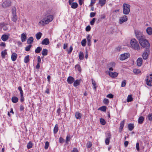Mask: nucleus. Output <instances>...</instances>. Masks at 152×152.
Segmentation results:
<instances>
[{
  "label": "nucleus",
  "instance_id": "f257e3e1",
  "mask_svg": "<svg viewBox=\"0 0 152 152\" xmlns=\"http://www.w3.org/2000/svg\"><path fill=\"white\" fill-rule=\"evenodd\" d=\"M53 19V17L52 15L47 16L39 22V24L40 26H45V25L48 24L50 22H51Z\"/></svg>",
  "mask_w": 152,
  "mask_h": 152
},
{
  "label": "nucleus",
  "instance_id": "f03ea898",
  "mask_svg": "<svg viewBox=\"0 0 152 152\" xmlns=\"http://www.w3.org/2000/svg\"><path fill=\"white\" fill-rule=\"evenodd\" d=\"M132 47L134 49L138 50L140 49L139 44L135 39H132L130 41Z\"/></svg>",
  "mask_w": 152,
  "mask_h": 152
},
{
  "label": "nucleus",
  "instance_id": "7ed1b4c3",
  "mask_svg": "<svg viewBox=\"0 0 152 152\" xmlns=\"http://www.w3.org/2000/svg\"><path fill=\"white\" fill-rule=\"evenodd\" d=\"M16 10V9L15 7H13L12 8L11 20L13 22L15 23L16 22L18 19Z\"/></svg>",
  "mask_w": 152,
  "mask_h": 152
},
{
  "label": "nucleus",
  "instance_id": "20e7f679",
  "mask_svg": "<svg viewBox=\"0 0 152 152\" xmlns=\"http://www.w3.org/2000/svg\"><path fill=\"white\" fill-rule=\"evenodd\" d=\"M130 6L128 4L124 3L123 5V13L125 15H128L130 11Z\"/></svg>",
  "mask_w": 152,
  "mask_h": 152
},
{
  "label": "nucleus",
  "instance_id": "39448f33",
  "mask_svg": "<svg viewBox=\"0 0 152 152\" xmlns=\"http://www.w3.org/2000/svg\"><path fill=\"white\" fill-rule=\"evenodd\" d=\"M146 82L147 85L150 86H152V74H151L149 76L147 77Z\"/></svg>",
  "mask_w": 152,
  "mask_h": 152
},
{
  "label": "nucleus",
  "instance_id": "423d86ee",
  "mask_svg": "<svg viewBox=\"0 0 152 152\" xmlns=\"http://www.w3.org/2000/svg\"><path fill=\"white\" fill-rule=\"evenodd\" d=\"M11 1L10 0H6L2 3V6L4 8H6L11 5Z\"/></svg>",
  "mask_w": 152,
  "mask_h": 152
},
{
  "label": "nucleus",
  "instance_id": "0eeeda50",
  "mask_svg": "<svg viewBox=\"0 0 152 152\" xmlns=\"http://www.w3.org/2000/svg\"><path fill=\"white\" fill-rule=\"evenodd\" d=\"M150 45L149 42L146 39H143V48L145 49H149Z\"/></svg>",
  "mask_w": 152,
  "mask_h": 152
},
{
  "label": "nucleus",
  "instance_id": "6e6552de",
  "mask_svg": "<svg viewBox=\"0 0 152 152\" xmlns=\"http://www.w3.org/2000/svg\"><path fill=\"white\" fill-rule=\"evenodd\" d=\"M130 56L129 53H124L121 55L120 57V59L121 60H124L125 59L128 58Z\"/></svg>",
  "mask_w": 152,
  "mask_h": 152
},
{
  "label": "nucleus",
  "instance_id": "1a4fd4ad",
  "mask_svg": "<svg viewBox=\"0 0 152 152\" xmlns=\"http://www.w3.org/2000/svg\"><path fill=\"white\" fill-rule=\"evenodd\" d=\"M144 50L145 51L143 53V59H146L150 54V50L149 49H145Z\"/></svg>",
  "mask_w": 152,
  "mask_h": 152
},
{
  "label": "nucleus",
  "instance_id": "9d476101",
  "mask_svg": "<svg viewBox=\"0 0 152 152\" xmlns=\"http://www.w3.org/2000/svg\"><path fill=\"white\" fill-rule=\"evenodd\" d=\"M134 32L137 38H141L142 37V32L138 30H135Z\"/></svg>",
  "mask_w": 152,
  "mask_h": 152
},
{
  "label": "nucleus",
  "instance_id": "9b49d317",
  "mask_svg": "<svg viewBox=\"0 0 152 152\" xmlns=\"http://www.w3.org/2000/svg\"><path fill=\"white\" fill-rule=\"evenodd\" d=\"M128 18L126 16L124 15L123 16L121 17L120 18L119 22L120 23H123L126 21L127 20Z\"/></svg>",
  "mask_w": 152,
  "mask_h": 152
},
{
  "label": "nucleus",
  "instance_id": "f8f14e48",
  "mask_svg": "<svg viewBox=\"0 0 152 152\" xmlns=\"http://www.w3.org/2000/svg\"><path fill=\"white\" fill-rule=\"evenodd\" d=\"M75 81L74 78L72 76H69L67 79V81L68 83L71 84L72 83Z\"/></svg>",
  "mask_w": 152,
  "mask_h": 152
},
{
  "label": "nucleus",
  "instance_id": "ddd939ff",
  "mask_svg": "<svg viewBox=\"0 0 152 152\" xmlns=\"http://www.w3.org/2000/svg\"><path fill=\"white\" fill-rule=\"evenodd\" d=\"M8 25L4 23H0V28H2L3 30L4 31H6L8 29Z\"/></svg>",
  "mask_w": 152,
  "mask_h": 152
},
{
  "label": "nucleus",
  "instance_id": "4468645a",
  "mask_svg": "<svg viewBox=\"0 0 152 152\" xmlns=\"http://www.w3.org/2000/svg\"><path fill=\"white\" fill-rule=\"evenodd\" d=\"M109 75L110 76L112 77H116L118 75V73L116 72H113L110 71L108 72Z\"/></svg>",
  "mask_w": 152,
  "mask_h": 152
},
{
  "label": "nucleus",
  "instance_id": "2eb2a0df",
  "mask_svg": "<svg viewBox=\"0 0 152 152\" xmlns=\"http://www.w3.org/2000/svg\"><path fill=\"white\" fill-rule=\"evenodd\" d=\"M48 39H44L42 41L41 44L43 45H47L49 44Z\"/></svg>",
  "mask_w": 152,
  "mask_h": 152
},
{
  "label": "nucleus",
  "instance_id": "dca6fc26",
  "mask_svg": "<svg viewBox=\"0 0 152 152\" xmlns=\"http://www.w3.org/2000/svg\"><path fill=\"white\" fill-rule=\"evenodd\" d=\"M142 63V59L141 58H138L137 61V65L138 66H140Z\"/></svg>",
  "mask_w": 152,
  "mask_h": 152
},
{
  "label": "nucleus",
  "instance_id": "f3484780",
  "mask_svg": "<svg viewBox=\"0 0 152 152\" xmlns=\"http://www.w3.org/2000/svg\"><path fill=\"white\" fill-rule=\"evenodd\" d=\"M17 57V55L15 53H13L11 55V59L12 61H15Z\"/></svg>",
  "mask_w": 152,
  "mask_h": 152
},
{
  "label": "nucleus",
  "instance_id": "a211bd4d",
  "mask_svg": "<svg viewBox=\"0 0 152 152\" xmlns=\"http://www.w3.org/2000/svg\"><path fill=\"white\" fill-rule=\"evenodd\" d=\"M75 117L77 119H80L82 117V114L78 112H76L75 113Z\"/></svg>",
  "mask_w": 152,
  "mask_h": 152
},
{
  "label": "nucleus",
  "instance_id": "6ab92c4d",
  "mask_svg": "<svg viewBox=\"0 0 152 152\" xmlns=\"http://www.w3.org/2000/svg\"><path fill=\"white\" fill-rule=\"evenodd\" d=\"M134 128V124H130L128 125V129L132 131L133 130Z\"/></svg>",
  "mask_w": 152,
  "mask_h": 152
},
{
  "label": "nucleus",
  "instance_id": "aec40b11",
  "mask_svg": "<svg viewBox=\"0 0 152 152\" xmlns=\"http://www.w3.org/2000/svg\"><path fill=\"white\" fill-rule=\"evenodd\" d=\"M146 31L148 34H152V28L151 27H148L146 29Z\"/></svg>",
  "mask_w": 152,
  "mask_h": 152
},
{
  "label": "nucleus",
  "instance_id": "412c9836",
  "mask_svg": "<svg viewBox=\"0 0 152 152\" xmlns=\"http://www.w3.org/2000/svg\"><path fill=\"white\" fill-rule=\"evenodd\" d=\"M74 82L73 86L75 87H76L80 85V81L79 80H77L75 81H74Z\"/></svg>",
  "mask_w": 152,
  "mask_h": 152
},
{
  "label": "nucleus",
  "instance_id": "4be33fe9",
  "mask_svg": "<svg viewBox=\"0 0 152 152\" xmlns=\"http://www.w3.org/2000/svg\"><path fill=\"white\" fill-rule=\"evenodd\" d=\"M58 125L56 124L53 129V133L54 134H56L57 133L58 130Z\"/></svg>",
  "mask_w": 152,
  "mask_h": 152
},
{
  "label": "nucleus",
  "instance_id": "5701e85b",
  "mask_svg": "<svg viewBox=\"0 0 152 152\" xmlns=\"http://www.w3.org/2000/svg\"><path fill=\"white\" fill-rule=\"evenodd\" d=\"M79 58L80 60H82L84 58V54L83 52L80 51L79 55Z\"/></svg>",
  "mask_w": 152,
  "mask_h": 152
},
{
  "label": "nucleus",
  "instance_id": "b1692460",
  "mask_svg": "<svg viewBox=\"0 0 152 152\" xmlns=\"http://www.w3.org/2000/svg\"><path fill=\"white\" fill-rule=\"evenodd\" d=\"M12 101L14 103H16L18 101V99L16 96H13L12 98Z\"/></svg>",
  "mask_w": 152,
  "mask_h": 152
},
{
  "label": "nucleus",
  "instance_id": "393cba45",
  "mask_svg": "<svg viewBox=\"0 0 152 152\" xmlns=\"http://www.w3.org/2000/svg\"><path fill=\"white\" fill-rule=\"evenodd\" d=\"M78 6V4L76 2H73L72 3L71 7L73 9L76 8Z\"/></svg>",
  "mask_w": 152,
  "mask_h": 152
},
{
  "label": "nucleus",
  "instance_id": "a878e982",
  "mask_svg": "<svg viewBox=\"0 0 152 152\" xmlns=\"http://www.w3.org/2000/svg\"><path fill=\"white\" fill-rule=\"evenodd\" d=\"M42 50V48L40 47H38L35 50V52L36 53H39Z\"/></svg>",
  "mask_w": 152,
  "mask_h": 152
},
{
  "label": "nucleus",
  "instance_id": "bb28decb",
  "mask_svg": "<svg viewBox=\"0 0 152 152\" xmlns=\"http://www.w3.org/2000/svg\"><path fill=\"white\" fill-rule=\"evenodd\" d=\"M133 100L132 96L131 95H129L128 96L127 101L128 102L132 101Z\"/></svg>",
  "mask_w": 152,
  "mask_h": 152
},
{
  "label": "nucleus",
  "instance_id": "cd10ccee",
  "mask_svg": "<svg viewBox=\"0 0 152 152\" xmlns=\"http://www.w3.org/2000/svg\"><path fill=\"white\" fill-rule=\"evenodd\" d=\"M48 51L46 49H43L42 52V56H46L48 54Z\"/></svg>",
  "mask_w": 152,
  "mask_h": 152
},
{
  "label": "nucleus",
  "instance_id": "c85d7f7f",
  "mask_svg": "<svg viewBox=\"0 0 152 152\" xmlns=\"http://www.w3.org/2000/svg\"><path fill=\"white\" fill-rule=\"evenodd\" d=\"M98 110H100L102 111H106V107L105 106H103L99 107Z\"/></svg>",
  "mask_w": 152,
  "mask_h": 152
},
{
  "label": "nucleus",
  "instance_id": "c756f323",
  "mask_svg": "<svg viewBox=\"0 0 152 152\" xmlns=\"http://www.w3.org/2000/svg\"><path fill=\"white\" fill-rule=\"evenodd\" d=\"M6 51L7 50H5L4 51H2L1 52V55L2 58H5V55L7 54V53Z\"/></svg>",
  "mask_w": 152,
  "mask_h": 152
},
{
  "label": "nucleus",
  "instance_id": "7c9ffc66",
  "mask_svg": "<svg viewBox=\"0 0 152 152\" xmlns=\"http://www.w3.org/2000/svg\"><path fill=\"white\" fill-rule=\"evenodd\" d=\"M124 124H125V120H123L120 123V129H121V130L123 129L124 128Z\"/></svg>",
  "mask_w": 152,
  "mask_h": 152
},
{
  "label": "nucleus",
  "instance_id": "2f4dec72",
  "mask_svg": "<svg viewBox=\"0 0 152 152\" xmlns=\"http://www.w3.org/2000/svg\"><path fill=\"white\" fill-rule=\"evenodd\" d=\"M133 72L136 75H138L141 72V71L140 69H134Z\"/></svg>",
  "mask_w": 152,
  "mask_h": 152
},
{
  "label": "nucleus",
  "instance_id": "473e14b6",
  "mask_svg": "<svg viewBox=\"0 0 152 152\" xmlns=\"http://www.w3.org/2000/svg\"><path fill=\"white\" fill-rule=\"evenodd\" d=\"M29 55H27L25 57L24 62L25 63H27L29 62Z\"/></svg>",
  "mask_w": 152,
  "mask_h": 152
},
{
  "label": "nucleus",
  "instance_id": "72a5a7b5",
  "mask_svg": "<svg viewBox=\"0 0 152 152\" xmlns=\"http://www.w3.org/2000/svg\"><path fill=\"white\" fill-rule=\"evenodd\" d=\"M106 1V0H99V3L101 5V6H102L105 4Z\"/></svg>",
  "mask_w": 152,
  "mask_h": 152
},
{
  "label": "nucleus",
  "instance_id": "f704fd0d",
  "mask_svg": "<svg viewBox=\"0 0 152 152\" xmlns=\"http://www.w3.org/2000/svg\"><path fill=\"white\" fill-rule=\"evenodd\" d=\"M75 68L76 69L78 70V71H79L80 72H81V68L79 64H77L76 65Z\"/></svg>",
  "mask_w": 152,
  "mask_h": 152
},
{
  "label": "nucleus",
  "instance_id": "c9c22d12",
  "mask_svg": "<svg viewBox=\"0 0 152 152\" xmlns=\"http://www.w3.org/2000/svg\"><path fill=\"white\" fill-rule=\"evenodd\" d=\"M91 80L92 84L94 87V88L95 90H96V82L94 80H93V79H91Z\"/></svg>",
  "mask_w": 152,
  "mask_h": 152
},
{
  "label": "nucleus",
  "instance_id": "e433bc0d",
  "mask_svg": "<svg viewBox=\"0 0 152 152\" xmlns=\"http://www.w3.org/2000/svg\"><path fill=\"white\" fill-rule=\"evenodd\" d=\"M32 143L31 141H30L27 144V147L28 149H30L32 147Z\"/></svg>",
  "mask_w": 152,
  "mask_h": 152
},
{
  "label": "nucleus",
  "instance_id": "4c0bfd02",
  "mask_svg": "<svg viewBox=\"0 0 152 152\" xmlns=\"http://www.w3.org/2000/svg\"><path fill=\"white\" fill-rule=\"evenodd\" d=\"M115 65V63L113 62L110 63L108 65V67H114Z\"/></svg>",
  "mask_w": 152,
  "mask_h": 152
},
{
  "label": "nucleus",
  "instance_id": "58836bf2",
  "mask_svg": "<svg viewBox=\"0 0 152 152\" xmlns=\"http://www.w3.org/2000/svg\"><path fill=\"white\" fill-rule=\"evenodd\" d=\"M92 145L91 142L90 141H88L86 144V146L87 148H89L92 146Z\"/></svg>",
  "mask_w": 152,
  "mask_h": 152
},
{
  "label": "nucleus",
  "instance_id": "ea45409f",
  "mask_svg": "<svg viewBox=\"0 0 152 152\" xmlns=\"http://www.w3.org/2000/svg\"><path fill=\"white\" fill-rule=\"evenodd\" d=\"M86 39H84L81 41V43L82 45L83 46H85L86 45Z\"/></svg>",
  "mask_w": 152,
  "mask_h": 152
},
{
  "label": "nucleus",
  "instance_id": "a19ab883",
  "mask_svg": "<svg viewBox=\"0 0 152 152\" xmlns=\"http://www.w3.org/2000/svg\"><path fill=\"white\" fill-rule=\"evenodd\" d=\"M42 34L40 32L37 33L36 35V38H41Z\"/></svg>",
  "mask_w": 152,
  "mask_h": 152
},
{
  "label": "nucleus",
  "instance_id": "79ce46f5",
  "mask_svg": "<svg viewBox=\"0 0 152 152\" xmlns=\"http://www.w3.org/2000/svg\"><path fill=\"white\" fill-rule=\"evenodd\" d=\"M100 122L101 124L102 125H104L106 124L105 121L103 118H100Z\"/></svg>",
  "mask_w": 152,
  "mask_h": 152
},
{
  "label": "nucleus",
  "instance_id": "37998d69",
  "mask_svg": "<svg viewBox=\"0 0 152 152\" xmlns=\"http://www.w3.org/2000/svg\"><path fill=\"white\" fill-rule=\"evenodd\" d=\"M34 39H28L27 40L28 44H31L33 41Z\"/></svg>",
  "mask_w": 152,
  "mask_h": 152
},
{
  "label": "nucleus",
  "instance_id": "c03bdc74",
  "mask_svg": "<svg viewBox=\"0 0 152 152\" xmlns=\"http://www.w3.org/2000/svg\"><path fill=\"white\" fill-rule=\"evenodd\" d=\"M73 50L72 47L71 46L69 49H66L68 54H70L72 52Z\"/></svg>",
  "mask_w": 152,
  "mask_h": 152
},
{
  "label": "nucleus",
  "instance_id": "a18cd8bd",
  "mask_svg": "<svg viewBox=\"0 0 152 152\" xmlns=\"http://www.w3.org/2000/svg\"><path fill=\"white\" fill-rule=\"evenodd\" d=\"M49 145V144L48 141H46L45 142V146L44 147L45 149L46 150L48 148Z\"/></svg>",
  "mask_w": 152,
  "mask_h": 152
},
{
  "label": "nucleus",
  "instance_id": "49530a36",
  "mask_svg": "<svg viewBox=\"0 0 152 152\" xmlns=\"http://www.w3.org/2000/svg\"><path fill=\"white\" fill-rule=\"evenodd\" d=\"M31 46L32 45H29L28 46H26L25 48L26 51H29Z\"/></svg>",
  "mask_w": 152,
  "mask_h": 152
},
{
  "label": "nucleus",
  "instance_id": "de8ad7c7",
  "mask_svg": "<svg viewBox=\"0 0 152 152\" xmlns=\"http://www.w3.org/2000/svg\"><path fill=\"white\" fill-rule=\"evenodd\" d=\"M18 88L20 91V95H23V92L22 90L21 87V86H19L18 87Z\"/></svg>",
  "mask_w": 152,
  "mask_h": 152
},
{
  "label": "nucleus",
  "instance_id": "09e8293b",
  "mask_svg": "<svg viewBox=\"0 0 152 152\" xmlns=\"http://www.w3.org/2000/svg\"><path fill=\"white\" fill-rule=\"evenodd\" d=\"M138 123L139 124H141L142 123V116H140L138 120Z\"/></svg>",
  "mask_w": 152,
  "mask_h": 152
},
{
  "label": "nucleus",
  "instance_id": "8fccbe9b",
  "mask_svg": "<svg viewBox=\"0 0 152 152\" xmlns=\"http://www.w3.org/2000/svg\"><path fill=\"white\" fill-rule=\"evenodd\" d=\"M95 20H96V18H93L92 19V20H91L90 22V23L91 25V26L94 25L95 23Z\"/></svg>",
  "mask_w": 152,
  "mask_h": 152
},
{
  "label": "nucleus",
  "instance_id": "3c124183",
  "mask_svg": "<svg viewBox=\"0 0 152 152\" xmlns=\"http://www.w3.org/2000/svg\"><path fill=\"white\" fill-rule=\"evenodd\" d=\"M9 36L10 35L9 34H3L1 38H9Z\"/></svg>",
  "mask_w": 152,
  "mask_h": 152
},
{
  "label": "nucleus",
  "instance_id": "603ef678",
  "mask_svg": "<svg viewBox=\"0 0 152 152\" xmlns=\"http://www.w3.org/2000/svg\"><path fill=\"white\" fill-rule=\"evenodd\" d=\"M103 102L105 104H108L109 103V101L108 99L105 98L103 100Z\"/></svg>",
  "mask_w": 152,
  "mask_h": 152
},
{
  "label": "nucleus",
  "instance_id": "864d4df0",
  "mask_svg": "<svg viewBox=\"0 0 152 152\" xmlns=\"http://www.w3.org/2000/svg\"><path fill=\"white\" fill-rule=\"evenodd\" d=\"M110 139V138H106V139L105 140V143L106 145H109Z\"/></svg>",
  "mask_w": 152,
  "mask_h": 152
},
{
  "label": "nucleus",
  "instance_id": "5fc2aeb1",
  "mask_svg": "<svg viewBox=\"0 0 152 152\" xmlns=\"http://www.w3.org/2000/svg\"><path fill=\"white\" fill-rule=\"evenodd\" d=\"M113 96L114 95L113 94H110L107 95L106 96V97L112 99L113 98Z\"/></svg>",
  "mask_w": 152,
  "mask_h": 152
},
{
  "label": "nucleus",
  "instance_id": "6e6d98bb",
  "mask_svg": "<svg viewBox=\"0 0 152 152\" xmlns=\"http://www.w3.org/2000/svg\"><path fill=\"white\" fill-rule=\"evenodd\" d=\"M126 80H124L122 81L121 83V86L122 87H125L126 86Z\"/></svg>",
  "mask_w": 152,
  "mask_h": 152
},
{
  "label": "nucleus",
  "instance_id": "4d7b16f0",
  "mask_svg": "<svg viewBox=\"0 0 152 152\" xmlns=\"http://www.w3.org/2000/svg\"><path fill=\"white\" fill-rule=\"evenodd\" d=\"M111 136V135L110 133V132L107 133L106 135V137L107 138H109L110 139Z\"/></svg>",
  "mask_w": 152,
  "mask_h": 152
},
{
  "label": "nucleus",
  "instance_id": "13d9d810",
  "mask_svg": "<svg viewBox=\"0 0 152 152\" xmlns=\"http://www.w3.org/2000/svg\"><path fill=\"white\" fill-rule=\"evenodd\" d=\"M96 12H91L90 14V17L91 18H92V17H94V16L96 15Z\"/></svg>",
  "mask_w": 152,
  "mask_h": 152
},
{
  "label": "nucleus",
  "instance_id": "bf43d9fd",
  "mask_svg": "<svg viewBox=\"0 0 152 152\" xmlns=\"http://www.w3.org/2000/svg\"><path fill=\"white\" fill-rule=\"evenodd\" d=\"M148 118L150 121H152V114H149L148 115Z\"/></svg>",
  "mask_w": 152,
  "mask_h": 152
},
{
  "label": "nucleus",
  "instance_id": "052dcab7",
  "mask_svg": "<svg viewBox=\"0 0 152 152\" xmlns=\"http://www.w3.org/2000/svg\"><path fill=\"white\" fill-rule=\"evenodd\" d=\"M136 149L137 151H139L140 150L139 145L138 142L136 144Z\"/></svg>",
  "mask_w": 152,
  "mask_h": 152
},
{
  "label": "nucleus",
  "instance_id": "680f3d73",
  "mask_svg": "<svg viewBox=\"0 0 152 152\" xmlns=\"http://www.w3.org/2000/svg\"><path fill=\"white\" fill-rule=\"evenodd\" d=\"M86 31H89L91 30V27L90 26H88L86 28Z\"/></svg>",
  "mask_w": 152,
  "mask_h": 152
},
{
  "label": "nucleus",
  "instance_id": "e2e57ef3",
  "mask_svg": "<svg viewBox=\"0 0 152 152\" xmlns=\"http://www.w3.org/2000/svg\"><path fill=\"white\" fill-rule=\"evenodd\" d=\"M0 46L1 47H6V44L4 42H1L0 44Z\"/></svg>",
  "mask_w": 152,
  "mask_h": 152
},
{
  "label": "nucleus",
  "instance_id": "0e129e2a",
  "mask_svg": "<svg viewBox=\"0 0 152 152\" xmlns=\"http://www.w3.org/2000/svg\"><path fill=\"white\" fill-rule=\"evenodd\" d=\"M24 109V107L22 105H21L20 107V111H23Z\"/></svg>",
  "mask_w": 152,
  "mask_h": 152
},
{
  "label": "nucleus",
  "instance_id": "69168bd1",
  "mask_svg": "<svg viewBox=\"0 0 152 152\" xmlns=\"http://www.w3.org/2000/svg\"><path fill=\"white\" fill-rule=\"evenodd\" d=\"M26 34L23 33L21 34V38H26Z\"/></svg>",
  "mask_w": 152,
  "mask_h": 152
},
{
  "label": "nucleus",
  "instance_id": "338daca9",
  "mask_svg": "<svg viewBox=\"0 0 152 152\" xmlns=\"http://www.w3.org/2000/svg\"><path fill=\"white\" fill-rule=\"evenodd\" d=\"M37 61H38V63H39L41 62V59L40 57V56H38L37 57Z\"/></svg>",
  "mask_w": 152,
  "mask_h": 152
},
{
  "label": "nucleus",
  "instance_id": "774afa93",
  "mask_svg": "<svg viewBox=\"0 0 152 152\" xmlns=\"http://www.w3.org/2000/svg\"><path fill=\"white\" fill-rule=\"evenodd\" d=\"M129 144V142L127 141H125L124 142V145L125 147H126Z\"/></svg>",
  "mask_w": 152,
  "mask_h": 152
}]
</instances>
